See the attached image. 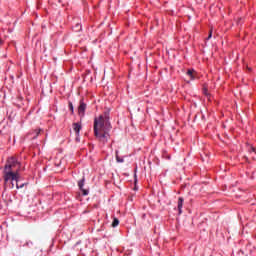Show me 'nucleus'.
Listing matches in <instances>:
<instances>
[{"mask_svg": "<svg viewBox=\"0 0 256 256\" xmlns=\"http://www.w3.org/2000/svg\"><path fill=\"white\" fill-rule=\"evenodd\" d=\"M21 170V162H18L15 156L7 159L3 170L4 189H7V183L10 181V189L15 187L13 181H19V171Z\"/></svg>", "mask_w": 256, "mask_h": 256, "instance_id": "2", "label": "nucleus"}, {"mask_svg": "<svg viewBox=\"0 0 256 256\" xmlns=\"http://www.w3.org/2000/svg\"><path fill=\"white\" fill-rule=\"evenodd\" d=\"M27 185V183L19 184V181H16V188L17 189H23Z\"/></svg>", "mask_w": 256, "mask_h": 256, "instance_id": "10", "label": "nucleus"}, {"mask_svg": "<svg viewBox=\"0 0 256 256\" xmlns=\"http://www.w3.org/2000/svg\"><path fill=\"white\" fill-rule=\"evenodd\" d=\"M194 71H195V70H193V69H192V70L189 69V70L187 71V73H186V75H188V77H190L191 81H193V80L195 79V75H193Z\"/></svg>", "mask_w": 256, "mask_h": 256, "instance_id": "8", "label": "nucleus"}, {"mask_svg": "<svg viewBox=\"0 0 256 256\" xmlns=\"http://www.w3.org/2000/svg\"><path fill=\"white\" fill-rule=\"evenodd\" d=\"M68 107H69V110L71 112V115H74L75 114V108L73 107V102L69 101L68 102Z\"/></svg>", "mask_w": 256, "mask_h": 256, "instance_id": "9", "label": "nucleus"}, {"mask_svg": "<svg viewBox=\"0 0 256 256\" xmlns=\"http://www.w3.org/2000/svg\"><path fill=\"white\" fill-rule=\"evenodd\" d=\"M118 225H119V219L118 218H113L112 227H117Z\"/></svg>", "mask_w": 256, "mask_h": 256, "instance_id": "11", "label": "nucleus"}, {"mask_svg": "<svg viewBox=\"0 0 256 256\" xmlns=\"http://www.w3.org/2000/svg\"><path fill=\"white\" fill-rule=\"evenodd\" d=\"M73 31H75V33H79V31H81L82 26L81 23H76L73 27H72Z\"/></svg>", "mask_w": 256, "mask_h": 256, "instance_id": "7", "label": "nucleus"}, {"mask_svg": "<svg viewBox=\"0 0 256 256\" xmlns=\"http://www.w3.org/2000/svg\"><path fill=\"white\" fill-rule=\"evenodd\" d=\"M183 197L178 198V213L181 215L183 213V203H184Z\"/></svg>", "mask_w": 256, "mask_h": 256, "instance_id": "6", "label": "nucleus"}, {"mask_svg": "<svg viewBox=\"0 0 256 256\" xmlns=\"http://www.w3.org/2000/svg\"><path fill=\"white\" fill-rule=\"evenodd\" d=\"M85 111H87V103H85V98L79 101L78 115L79 117H85Z\"/></svg>", "mask_w": 256, "mask_h": 256, "instance_id": "3", "label": "nucleus"}, {"mask_svg": "<svg viewBox=\"0 0 256 256\" xmlns=\"http://www.w3.org/2000/svg\"><path fill=\"white\" fill-rule=\"evenodd\" d=\"M35 133L36 135L34 136V139H37V137H39V134L41 133V129H36Z\"/></svg>", "mask_w": 256, "mask_h": 256, "instance_id": "13", "label": "nucleus"}, {"mask_svg": "<svg viewBox=\"0 0 256 256\" xmlns=\"http://www.w3.org/2000/svg\"><path fill=\"white\" fill-rule=\"evenodd\" d=\"M203 94L206 95V97H209V92H208L207 88L203 89Z\"/></svg>", "mask_w": 256, "mask_h": 256, "instance_id": "15", "label": "nucleus"}, {"mask_svg": "<svg viewBox=\"0 0 256 256\" xmlns=\"http://www.w3.org/2000/svg\"><path fill=\"white\" fill-rule=\"evenodd\" d=\"M72 127H73L74 132L76 133L77 137H79V133L81 132V129H82L81 123L75 122L72 124Z\"/></svg>", "mask_w": 256, "mask_h": 256, "instance_id": "5", "label": "nucleus"}, {"mask_svg": "<svg viewBox=\"0 0 256 256\" xmlns=\"http://www.w3.org/2000/svg\"><path fill=\"white\" fill-rule=\"evenodd\" d=\"M78 187L84 197H87V195H89V188H87V189L84 188L85 187V176H83L82 179H80L78 181Z\"/></svg>", "mask_w": 256, "mask_h": 256, "instance_id": "4", "label": "nucleus"}, {"mask_svg": "<svg viewBox=\"0 0 256 256\" xmlns=\"http://www.w3.org/2000/svg\"><path fill=\"white\" fill-rule=\"evenodd\" d=\"M110 113L111 110L107 109L103 114L94 118V137L99 143H102V145H105L111 137V135H109V132L111 131V122L109 121Z\"/></svg>", "mask_w": 256, "mask_h": 256, "instance_id": "1", "label": "nucleus"}, {"mask_svg": "<svg viewBox=\"0 0 256 256\" xmlns=\"http://www.w3.org/2000/svg\"><path fill=\"white\" fill-rule=\"evenodd\" d=\"M251 151H252V152H255V148H254V147H251Z\"/></svg>", "mask_w": 256, "mask_h": 256, "instance_id": "17", "label": "nucleus"}, {"mask_svg": "<svg viewBox=\"0 0 256 256\" xmlns=\"http://www.w3.org/2000/svg\"><path fill=\"white\" fill-rule=\"evenodd\" d=\"M134 177L137 178V174H134Z\"/></svg>", "mask_w": 256, "mask_h": 256, "instance_id": "18", "label": "nucleus"}, {"mask_svg": "<svg viewBox=\"0 0 256 256\" xmlns=\"http://www.w3.org/2000/svg\"><path fill=\"white\" fill-rule=\"evenodd\" d=\"M211 37H213V30L209 31V35L207 37V40L209 41V39H211Z\"/></svg>", "mask_w": 256, "mask_h": 256, "instance_id": "14", "label": "nucleus"}, {"mask_svg": "<svg viewBox=\"0 0 256 256\" xmlns=\"http://www.w3.org/2000/svg\"><path fill=\"white\" fill-rule=\"evenodd\" d=\"M17 99H18V101H20V102L23 101V97H22V96H18Z\"/></svg>", "mask_w": 256, "mask_h": 256, "instance_id": "16", "label": "nucleus"}, {"mask_svg": "<svg viewBox=\"0 0 256 256\" xmlns=\"http://www.w3.org/2000/svg\"><path fill=\"white\" fill-rule=\"evenodd\" d=\"M116 161H117V163H123L125 160L116 154Z\"/></svg>", "mask_w": 256, "mask_h": 256, "instance_id": "12", "label": "nucleus"}]
</instances>
